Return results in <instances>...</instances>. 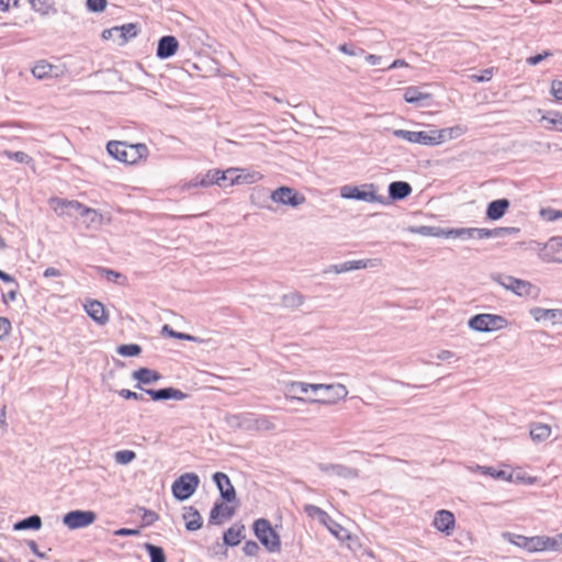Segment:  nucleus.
<instances>
[{
    "instance_id": "f257e3e1",
    "label": "nucleus",
    "mask_w": 562,
    "mask_h": 562,
    "mask_svg": "<svg viewBox=\"0 0 562 562\" xmlns=\"http://www.w3.org/2000/svg\"><path fill=\"white\" fill-rule=\"evenodd\" d=\"M347 395V387L340 383L314 384L292 381L284 386V396L297 402L334 404L337 401L344 400Z\"/></svg>"
},
{
    "instance_id": "f03ea898",
    "label": "nucleus",
    "mask_w": 562,
    "mask_h": 562,
    "mask_svg": "<svg viewBox=\"0 0 562 562\" xmlns=\"http://www.w3.org/2000/svg\"><path fill=\"white\" fill-rule=\"evenodd\" d=\"M519 229L516 227H497V228H477V227H461V228H443V238H459L462 240H469L473 238H493L504 237L510 234L518 233Z\"/></svg>"
},
{
    "instance_id": "7ed1b4c3",
    "label": "nucleus",
    "mask_w": 562,
    "mask_h": 562,
    "mask_svg": "<svg viewBox=\"0 0 562 562\" xmlns=\"http://www.w3.org/2000/svg\"><path fill=\"white\" fill-rule=\"evenodd\" d=\"M108 153L125 164H136L148 154L147 146L144 144L131 145L125 142L111 140L106 145Z\"/></svg>"
},
{
    "instance_id": "20e7f679",
    "label": "nucleus",
    "mask_w": 562,
    "mask_h": 562,
    "mask_svg": "<svg viewBox=\"0 0 562 562\" xmlns=\"http://www.w3.org/2000/svg\"><path fill=\"white\" fill-rule=\"evenodd\" d=\"M491 279L506 291L519 297H537L540 293V289L527 280L502 273H494L491 276Z\"/></svg>"
},
{
    "instance_id": "39448f33",
    "label": "nucleus",
    "mask_w": 562,
    "mask_h": 562,
    "mask_svg": "<svg viewBox=\"0 0 562 562\" xmlns=\"http://www.w3.org/2000/svg\"><path fill=\"white\" fill-rule=\"evenodd\" d=\"M227 423L231 427L238 428L249 432L271 431L276 429V424L267 416H254L252 414H239L228 417Z\"/></svg>"
},
{
    "instance_id": "423d86ee",
    "label": "nucleus",
    "mask_w": 562,
    "mask_h": 562,
    "mask_svg": "<svg viewBox=\"0 0 562 562\" xmlns=\"http://www.w3.org/2000/svg\"><path fill=\"white\" fill-rule=\"evenodd\" d=\"M254 532L261 544L269 552H279L281 550V540L273 530L271 524L266 518H259L254 522Z\"/></svg>"
},
{
    "instance_id": "0eeeda50",
    "label": "nucleus",
    "mask_w": 562,
    "mask_h": 562,
    "mask_svg": "<svg viewBox=\"0 0 562 562\" xmlns=\"http://www.w3.org/2000/svg\"><path fill=\"white\" fill-rule=\"evenodd\" d=\"M539 259L547 263H562V236H553L546 243H532Z\"/></svg>"
},
{
    "instance_id": "6e6552de",
    "label": "nucleus",
    "mask_w": 562,
    "mask_h": 562,
    "mask_svg": "<svg viewBox=\"0 0 562 562\" xmlns=\"http://www.w3.org/2000/svg\"><path fill=\"white\" fill-rule=\"evenodd\" d=\"M507 319L496 314H477L468 322V326L472 330L480 333L499 330L507 327Z\"/></svg>"
},
{
    "instance_id": "1a4fd4ad",
    "label": "nucleus",
    "mask_w": 562,
    "mask_h": 562,
    "mask_svg": "<svg viewBox=\"0 0 562 562\" xmlns=\"http://www.w3.org/2000/svg\"><path fill=\"white\" fill-rule=\"evenodd\" d=\"M200 485V477L192 472L180 475L171 486L172 494L178 501L191 497Z\"/></svg>"
},
{
    "instance_id": "9d476101",
    "label": "nucleus",
    "mask_w": 562,
    "mask_h": 562,
    "mask_svg": "<svg viewBox=\"0 0 562 562\" xmlns=\"http://www.w3.org/2000/svg\"><path fill=\"white\" fill-rule=\"evenodd\" d=\"M340 196L348 200H361L366 202H383L382 198L376 194L373 184H364L361 187L342 186L340 188Z\"/></svg>"
},
{
    "instance_id": "9b49d317",
    "label": "nucleus",
    "mask_w": 562,
    "mask_h": 562,
    "mask_svg": "<svg viewBox=\"0 0 562 562\" xmlns=\"http://www.w3.org/2000/svg\"><path fill=\"white\" fill-rule=\"evenodd\" d=\"M137 25L134 23L123 24L102 31L101 37L104 41L114 40L117 45H125L131 38L137 35Z\"/></svg>"
},
{
    "instance_id": "f8f14e48",
    "label": "nucleus",
    "mask_w": 562,
    "mask_h": 562,
    "mask_svg": "<svg viewBox=\"0 0 562 562\" xmlns=\"http://www.w3.org/2000/svg\"><path fill=\"white\" fill-rule=\"evenodd\" d=\"M97 520V514L92 510H71L63 517V522L70 530L86 528Z\"/></svg>"
},
{
    "instance_id": "ddd939ff",
    "label": "nucleus",
    "mask_w": 562,
    "mask_h": 562,
    "mask_svg": "<svg viewBox=\"0 0 562 562\" xmlns=\"http://www.w3.org/2000/svg\"><path fill=\"white\" fill-rule=\"evenodd\" d=\"M271 200L278 204L297 207L305 203L304 195L290 187H280L271 192Z\"/></svg>"
},
{
    "instance_id": "4468645a",
    "label": "nucleus",
    "mask_w": 562,
    "mask_h": 562,
    "mask_svg": "<svg viewBox=\"0 0 562 562\" xmlns=\"http://www.w3.org/2000/svg\"><path fill=\"white\" fill-rule=\"evenodd\" d=\"M32 75L38 80L60 78L65 75L66 68L61 65H53L47 60H38L31 69Z\"/></svg>"
},
{
    "instance_id": "2eb2a0df",
    "label": "nucleus",
    "mask_w": 562,
    "mask_h": 562,
    "mask_svg": "<svg viewBox=\"0 0 562 562\" xmlns=\"http://www.w3.org/2000/svg\"><path fill=\"white\" fill-rule=\"evenodd\" d=\"M529 314L536 323L562 326V308H544L536 306L530 308Z\"/></svg>"
},
{
    "instance_id": "dca6fc26",
    "label": "nucleus",
    "mask_w": 562,
    "mask_h": 562,
    "mask_svg": "<svg viewBox=\"0 0 562 562\" xmlns=\"http://www.w3.org/2000/svg\"><path fill=\"white\" fill-rule=\"evenodd\" d=\"M432 526L439 532L451 536L456 529L454 514L447 509H440L435 513Z\"/></svg>"
},
{
    "instance_id": "f3484780",
    "label": "nucleus",
    "mask_w": 562,
    "mask_h": 562,
    "mask_svg": "<svg viewBox=\"0 0 562 562\" xmlns=\"http://www.w3.org/2000/svg\"><path fill=\"white\" fill-rule=\"evenodd\" d=\"M393 134L396 137L405 139L413 144H422L427 146H434V135L432 130L430 131H406V130H394Z\"/></svg>"
},
{
    "instance_id": "a211bd4d",
    "label": "nucleus",
    "mask_w": 562,
    "mask_h": 562,
    "mask_svg": "<svg viewBox=\"0 0 562 562\" xmlns=\"http://www.w3.org/2000/svg\"><path fill=\"white\" fill-rule=\"evenodd\" d=\"M524 550L529 553L536 552H555L553 537L549 536H533L527 537V541L524 543Z\"/></svg>"
},
{
    "instance_id": "6ab92c4d",
    "label": "nucleus",
    "mask_w": 562,
    "mask_h": 562,
    "mask_svg": "<svg viewBox=\"0 0 562 562\" xmlns=\"http://www.w3.org/2000/svg\"><path fill=\"white\" fill-rule=\"evenodd\" d=\"M75 211L83 218L87 228H97L102 225L103 215L95 209L86 206L85 204H72Z\"/></svg>"
},
{
    "instance_id": "aec40b11",
    "label": "nucleus",
    "mask_w": 562,
    "mask_h": 562,
    "mask_svg": "<svg viewBox=\"0 0 562 562\" xmlns=\"http://www.w3.org/2000/svg\"><path fill=\"white\" fill-rule=\"evenodd\" d=\"M467 126L461 124L441 130H432L434 145H440L445 142L459 138L463 136L467 133Z\"/></svg>"
},
{
    "instance_id": "412c9836",
    "label": "nucleus",
    "mask_w": 562,
    "mask_h": 562,
    "mask_svg": "<svg viewBox=\"0 0 562 562\" xmlns=\"http://www.w3.org/2000/svg\"><path fill=\"white\" fill-rule=\"evenodd\" d=\"M213 480L221 493L222 498L227 502H234L236 499L235 488L229 480V477L222 472H216L213 475Z\"/></svg>"
},
{
    "instance_id": "4be33fe9",
    "label": "nucleus",
    "mask_w": 562,
    "mask_h": 562,
    "mask_svg": "<svg viewBox=\"0 0 562 562\" xmlns=\"http://www.w3.org/2000/svg\"><path fill=\"white\" fill-rule=\"evenodd\" d=\"M431 99V94L424 91L420 87H408L404 92V100L407 103L414 104L416 106H428L430 105L429 101Z\"/></svg>"
},
{
    "instance_id": "5701e85b",
    "label": "nucleus",
    "mask_w": 562,
    "mask_h": 562,
    "mask_svg": "<svg viewBox=\"0 0 562 562\" xmlns=\"http://www.w3.org/2000/svg\"><path fill=\"white\" fill-rule=\"evenodd\" d=\"M86 313L99 325H105L109 321V315L105 312L104 305L97 300H88L85 305Z\"/></svg>"
},
{
    "instance_id": "b1692460",
    "label": "nucleus",
    "mask_w": 562,
    "mask_h": 562,
    "mask_svg": "<svg viewBox=\"0 0 562 562\" xmlns=\"http://www.w3.org/2000/svg\"><path fill=\"white\" fill-rule=\"evenodd\" d=\"M145 392L150 396L153 401H164V400H176L183 401L188 397V394L182 392L181 390L175 387H166L160 390H151L147 389Z\"/></svg>"
},
{
    "instance_id": "393cba45",
    "label": "nucleus",
    "mask_w": 562,
    "mask_h": 562,
    "mask_svg": "<svg viewBox=\"0 0 562 562\" xmlns=\"http://www.w3.org/2000/svg\"><path fill=\"white\" fill-rule=\"evenodd\" d=\"M179 47L177 38L172 35L162 36L158 41L156 55L160 59H167L173 56Z\"/></svg>"
},
{
    "instance_id": "a878e982",
    "label": "nucleus",
    "mask_w": 562,
    "mask_h": 562,
    "mask_svg": "<svg viewBox=\"0 0 562 562\" xmlns=\"http://www.w3.org/2000/svg\"><path fill=\"white\" fill-rule=\"evenodd\" d=\"M49 206L58 216H69L72 217L76 213L75 206L72 204H81L75 200H66L60 198H50Z\"/></svg>"
},
{
    "instance_id": "bb28decb",
    "label": "nucleus",
    "mask_w": 562,
    "mask_h": 562,
    "mask_svg": "<svg viewBox=\"0 0 562 562\" xmlns=\"http://www.w3.org/2000/svg\"><path fill=\"white\" fill-rule=\"evenodd\" d=\"M381 259H359V260H350L345 261L342 263H338L340 273L349 272L352 270H360V269H369V268H375L382 266Z\"/></svg>"
},
{
    "instance_id": "cd10ccee",
    "label": "nucleus",
    "mask_w": 562,
    "mask_h": 562,
    "mask_svg": "<svg viewBox=\"0 0 562 562\" xmlns=\"http://www.w3.org/2000/svg\"><path fill=\"white\" fill-rule=\"evenodd\" d=\"M235 176L232 178V184H251L260 181L263 176L259 171L247 168H235Z\"/></svg>"
},
{
    "instance_id": "c85d7f7f",
    "label": "nucleus",
    "mask_w": 562,
    "mask_h": 562,
    "mask_svg": "<svg viewBox=\"0 0 562 562\" xmlns=\"http://www.w3.org/2000/svg\"><path fill=\"white\" fill-rule=\"evenodd\" d=\"M397 69H401V74L393 72L392 75H389V82L395 81V83H401L403 81H406L409 79V75L412 72V67L403 59H396L391 65H389V72L395 71Z\"/></svg>"
},
{
    "instance_id": "c756f323",
    "label": "nucleus",
    "mask_w": 562,
    "mask_h": 562,
    "mask_svg": "<svg viewBox=\"0 0 562 562\" xmlns=\"http://www.w3.org/2000/svg\"><path fill=\"white\" fill-rule=\"evenodd\" d=\"M510 203L507 199H498L492 201L487 205L486 216L492 221H497L504 216L506 211L508 210Z\"/></svg>"
},
{
    "instance_id": "7c9ffc66",
    "label": "nucleus",
    "mask_w": 562,
    "mask_h": 562,
    "mask_svg": "<svg viewBox=\"0 0 562 562\" xmlns=\"http://www.w3.org/2000/svg\"><path fill=\"white\" fill-rule=\"evenodd\" d=\"M413 189L408 182L394 181L389 184V199L404 200L412 193Z\"/></svg>"
},
{
    "instance_id": "2f4dec72",
    "label": "nucleus",
    "mask_w": 562,
    "mask_h": 562,
    "mask_svg": "<svg viewBox=\"0 0 562 562\" xmlns=\"http://www.w3.org/2000/svg\"><path fill=\"white\" fill-rule=\"evenodd\" d=\"M472 472H480L483 475H488L497 480H504L507 482L514 481V475L512 473H508L503 470H496L492 467H484V465H475L473 468H470Z\"/></svg>"
},
{
    "instance_id": "473e14b6",
    "label": "nucleus",
    "mask_w": 562,
    "mask_h": 562,
    "mask_svg": "<svg viewBox=\"0 0 562 562\" xmlns=\"http://www.w3.org/2000/svg\"><path fill=\"white\" fill-rule=\"evenodd\" d=\"M186 528L190 531L199 530L202 527V517L193 507L186 508L183 515Z\"/></svg>"
},
{
    "instance_id": "72a5a7b5",
    "label": "nucleus",
    "mask_w": 562,
    "mask_h": 562,
    "mask_svg": "<svg viewBox=\"0 0 562 562\" xmlns=\"http://www.w3.org/2000/svg\"><path fill=\"white\" fill-rule=\"evenodd\" d=\"M134 380H137L139 383L151 384L161 379V375L154 370L148 368H140L132 373Z\"/></svg>"
},
{
    "instance_id": "f704fd0d",
    "label": "nucleus",
    "mask_w": 562,
    "mask_h": 562,
    "mask_svg": "<svg viewBox=\"0 0 562 562\" xmlns=\"http://www.w3.org/2000/svg\"><path fill=\"white\" fill-rule=\"evenodd\" d=\"M233 514V508L223 504H215L210 514V522L216 525L222 524L221 518H231Z\"/></svg>"
},
{
    "instance_id": "c9c22d12",
    "label": "nucleus",
    "mask_w": 562,
    "mask_h": 562,
    "mask_svg": "<svg viewBox=\"0 0 562 562\" xmlns=\"http://www.w3.org/2000/svg\"><path fill=\"white\" fill-rule=\"evenodd\" d=\"M245 527L243 525L235 524L227 529L224 533V542L227 546L235 547L240 543L243 539V531Z\"/></svg>"
},
{
    "instance_id": "e433bc0d",
    "label": "nucleus",
    "mask_w": 562,
    "mask_h": 562,
    "mask_svg": "<svg viewBox=\"0 0 562 562\" xmlns=\"http://www.w3.org/2000/svg\"><path fill=\"white\" fill-rule=\"evenodd\" d=\"M551 436V427L548 424L537 423L531 425L530 437L535 442H542Z\"/></svg>"
},
{
    "instance_id": "4c0bfd02",
    "label": "nucleus",
    "mask_w": 562,
    "mask_h": 562,
    "mask_svg": "<svg viewBox=\"0 0 562 562\" xmlns=\"http://www.w3.org/2000/svg\"><path fill=\"white\" fill-rule=\"evenodd\" d=\"M281 302L284 307L295 310L304 304L305 296L297 291H292L284 294Z\"/></svg>"
},
{
    "instance_id": "58836bf2",
    "label": "nucleus",
    "mask_w": 562,
    "mask_h": 562,
    "mask_svg": "<svg viewBox=\"0 0 562 562\" xmlns=\"http://www.w3.org/2000/svg\"><path fill=\"white\" fill-rule=\"evenodd\" d=\"M31 8L41 15L56 12L54 0H29Z\"/></svg>"
},
{
    "instance_id": "ea45409f",
    "label": "nucleus",
    "mask_w": 562,
    "mask_h": 562,
    "mask_svg": "<svg viewBox=\"0 0 562 562\" xmlns=\"http://www.w3.org/2000/svg\"><path fill=\"white\" fill-rule=\"evenodd\" d=\"M213 184H217L222 187L221 178H220V169L209 170L198 182L190 183L188 187H210Z\"/></svg>"
},
{
    "instance_id": "a19ab883",
    "label": "nucleus",
    "mask_w": 562,
    "mask_h": 562,
    "mask_svg": "<svg viewBox=\"0 0 562 562\" xmlns=\"http://www.w3.org/2000/svg\"><path fill=\"white\" fill-rule=\"evenodd\" d=\"M42 527V519L37 515H32L14 524L13 529L16 531L25 529L38 530Z\"/></svg>"
},
{
    "instance_id": "79ce46f5",
    "label": "nucleus",
    "mask_w": 562,
    "mask_h": 562,
    "mask_svg": "<svg viewBox=\"0 0 562 562\" xmlns=\"http://www.w3.org/2000/svg\"><path fill=\"white\" fill-rule=\"evenodd\" d=\"M323 525L339 540H344L349 537L348 530L336 522L330 516Z\"/></svg>"
},
{
    "instance_id": "37998d69",
    "label": "nucleus",
    "mask_w": 562,
    "mask_h": 562,
    "mask_svg": "<svg viewBox=\"0 0 562 562\" xmlns=\"http://www.w3.org/2000/svg\"><path fill=\"white\" fill-rule=\"evenodd\" d=\"M408 231L413 234H418L422 236H432V237H442L443 228L436 226H413L409 227Z\"/></svg>"
},
{
    "instance_id": "c03bdc74",
    "label": "nucleus",
    "mask_w": 562,
    "mask_h": 562,
    "mask_svg": "<svg viewBox=\"0 0 562 562\" xmlns=\"http://www.w3.org/2000/svg\"><path fill=\"white\" fill-rule=\"evenodd\" d=\"M304 512L308 517L317 518L321 524L326 522V520H328L329 517V515L325 510L312 504L305 505Z\"/></svg>"
},
{
    "instance_id": "a18cd8bd",
    "label": "nucleus",
    "mask_w": 562,
    "mask_h": 562,
    "mask_svg": "<svg viewBox=\"0 0 562 562\" xmlns=\"http://www.w3.org/2000/svg\"><path fill=\"white\" fill-rule=\"evenodd\" d=\"M327 471H330V473L341 476V477H355L357 476V471L341 465V464H331L330 467L326 468Z\"/></svg>"
},
{
    "instance_id": "49530a36",
    "label": "nucleus",
    "mask_w": 562,
    "mask_h": 562,
    "mask_svg": "<svg viewBox=\"0 0 562 562\" xmlns=\"http://www.w3.org/2000/svg\"><path fill=\"white\" fill-rule=\"evenodd\" d=\"M162 333L167 334L169 337H172V338H177V339H181V340H188V341H194V342H202V339H200L199 337H195V336H192V335H189V334H183V333L175 331L168 325H165L162 327Z\"/></svg>"
},
{
    "instance_id": "de8ad7c7",
    "label": "nucleus",
    "mask_w": 562,
    "mask_h": 562,
    "mask_svg": "<svg viewBox=\"0 0 562 562\" xmlns=\"http://www.w3.org/2000/svg\"><path fill=\"white\" fill-rule=\"evenodd\" d=\"M116 351L123 357H136L142 352V348L137 344H128L119 346Z\"/></svg>"
},
{
    "instance_id": "09e8293b",
    "label": "nucleus",
    "mask_w": 562,
    "mask_h": 562,
    "mask_svg": "<svg viewBox=\"0 0 562 562\" xmlns=\"http://www.w3.org/2000/svg\"><path fill=\"white\" fill-rule=\"evenodd\" d=\"M146 549L150 555V562H166V557L161 548L147 543Z\"/></svg>"
},
{
    "instance_id": "8fccbe9b",
    "label": "nucleus",
    "mask_w": 562,
    "mask_h": 562,
    "mask_svg": "<svg viewBox=\"0 0 562 562\" xmlns=\"http://www.w3.org/2000/svg\"><path fill=\"white\" fill-rule=\"evenodd\" d=\"M3 155L10 159H14L20 164L30 165L33 162V159L24 151H10L5 150Z\"/></svg>"
},
{
    "instance_id": "3c124183",
    "label": "nucleus",
    "mask_w": 562,
    "mask_h": 562,
    "mask_svg": "<svg viewBox=\"0 0 562 562\" xmlns=\"http://www.w3.org/2000/svg\"><path fill=\"white\" fill-rule=\"evenodd\" d=\"M136 458V453L132 450H120L115 452L114 459L119 464H128Z\"/></svg>"
},
{
    "instance_id": "603ef678",
    "label": "nucleus",
    "mask_w": 562,
    "mask_h": 562,
    "mask_svg": "<svg viewBox=\"0 0 562 562\" xmlns=\"http://www.w3.org/2000/svg\"><path fill=\"white\" fill-rule=\"evenodd\" d=\"M540 216L543 221L551 223L562 218V211L547 207L540 211Z\"/></svg>"
},
{
    "instance_id": "864d4df0",
    "label": "nucleus",
    "mask_w": 562,
    "mask_h": 562,
    "mask_svg": "<svg viewBox=\"0 0 562 562\" xmlns=\"http://www.w3.org/2000/svg\"><path fill=\"white\" fill-rule=\"evenodd\" d=\"M502 537L507 542H509L518 548H521V549H524V543L527 541L526 536L516 535V533H512V532H504L502 535Z\"/></svg>"
},
{
    "instance_id": "5fc2aeb1",
    "label": "nucleus",
    "mask_w": 562,
    "mask_h": 562,
    "mask_svg": "<svg viewBox=\"0 0 562 562\" xmlns=\"http://www.w3.org/2000/svg\"><path fill=\"white\" fill-rule=\"evenodd\" d=\"M108 4L106 0H87V8L91 12H102Z\"/></svg>"
},
{
    "instance_id": "6e6d98bb",
    "label": "nucleus",
    "mask_w": 562,
    "mask_h": 562,
    "mask_svg": "<svg viewBox=\"0 0 562 562\" xmlns=\"http://www.w3.org/2000/svg\"><path fill=\"white\" fill-rule=\"evenodd\" d=\"M235 173H236L235 168L220 170V178H221L222 187L233 186L232 178H234Z\"/></svg>"
},
{
    "instance_id": "4d7b16f0",
    "label": "nucleus",
    "mask_w": 562,
    "mask_h": 562,
    "mask_svg": "<svg viewBox=\"0 0 562 562\" xmlns=\"http://www.w3.org/2000/svg\"><path fill=\"white\" fill-rule=\"evenodd\" d=\"M11 322L7 317H0V339H4L10 335Z\"/></svg>"
},
{
    "instance_id": "13d9d810",
    "label": "nucleus",
    "mask_w": 562,
    "mask_h": 562,
    "mask_svg": "<svg viewBox=\"0 0 562 562\" xmlns=\"http://www.w3.org/2000/svg\"><path fill=\"white\" fill-rule=\"evenodd\" d=\"M550 92L555 100L562 101V81L552 80Z\"/></svg>"
},
{
    "instance_id": "bf43d9fd",
    "label": "nucleus",
    "mask_w": 562,
    "mask_h": 562,
    "mask_svg": "<svg viewBox=\"0 0 562 562\" xmlns=\"http://www.w3.org/2000/svg\"><path fill=\"white\" fill-rule=\"evenodd\" d=\"M543 121H548L553 127H557L560 132H562V114L554 113L552 117L542 116Z\"/></svg>"
},
{
    "instance_id": "052dcab7",
    "label": "nucleus",
    "mask_w": 562,
    "mask_h": 562,
    "mask_svg": "<svg viewBox=\"0 0 562 562\" xmlns=\"http://www.w3.org/2000/svg\"><path fill=\"white\" fill-rule=\"evenodd\" d=\"M119 395L123 398H126V400H137V401H144V396L139 393H136V392H133V391H130V390H126V389H122L119 391Z\"/></svg>"
},
{
    "instance_id": "680f3d73",
    "label": "nucleus",
    "mask_w": 562,
    "mask_h": 562,
    "mask_svg": "<svg viewBox=\"0 0 562 562\" xmlns=\"http://www.w3.org/2000/svg\"><path fill=\"white\" fill-rule=\"evenodd\" d=\"M493 77V68H487L485 70H483L482 75H472L471 76V79L476 81V82H485V81H490Z\"/></svg>"
},
{
    "instance_id": "e2e57ef3",
    "label": "nucleus",
    "mask_w": 562,
    "mask_h": 562,
    "mask_svg": "<svg viewBox=\"0 0 562 562\" xmlns=\"http://www.w3.org/2000/svg\"><path fill=\"white\" fill-rule=\"evenodd\" d=\"M244 553L249 557H254L259 551V546L255 541H247L243 548Z\"/></svg>"
},
{
    "instance_id": "0e129e2a",
    "label": "nucleus",
    "mask_w": 562,
    "mask_h": 562,
    "mask_svg": "<svg viewBox=\"0 0 562 562\" xmlns=\"http://www.w3.org/2000/svg\"><path fill=\"white\" fill-rule=\"evenodd\" d=\"M435 358L438 360V361H446V362H449L451 361L453 358H454V353L450 350H440L438 351L436 355H435Z\"/></svg>"
},
{
    "instance_id": "69168bd1",
    "label": "nucleus",
    "mask_w": 562,
    "mask_h": 562,
    "mask_svg": "<svg viewBox=\"0 0 562 562\" xmlns=\"http://www.w3.org/2000/svg\"><path fill=\"white\" fill-rule=\"evenodd\" d=\"M551 56V53L550 52H544L543 54H538L536 56H530L527 58V63L531 66H536L538 65L540 61H542L543 59H546L547 57Z\"/></svg>"
},
{
    "instance_id": "338daca9",
    "label": "nucleus",
    "mask_w": 562,
    "mask_h": 562,
    "mask_svg": "<svg viewBox=\"0 0 562 562\" xmlns=\"http://www.w3.org/2000/svg\"><path fill=\"white\" fill-rule=\"evenodd\" d=\"M143 520L145 521L146 525H151L156 520H158V515L155 512L146 510L143 516Z\"/></svg>"
},
{
    "instance_id": "774afa93",
    "label": "nucleus",
    "mask_w": 562,
    "mask_h": 562,
    "mask_svg": "<svg viewBox=\"0 0 562 562\" xmlns=\"http://www.w3.org/2000/svg\"><path fill=\"white\" fill-rule=\"evenodd\" d=\"M0 428L5 431L7 428H8V423H7V406L3 405L0 409Z\"/></svg>"
}]
</instances>
